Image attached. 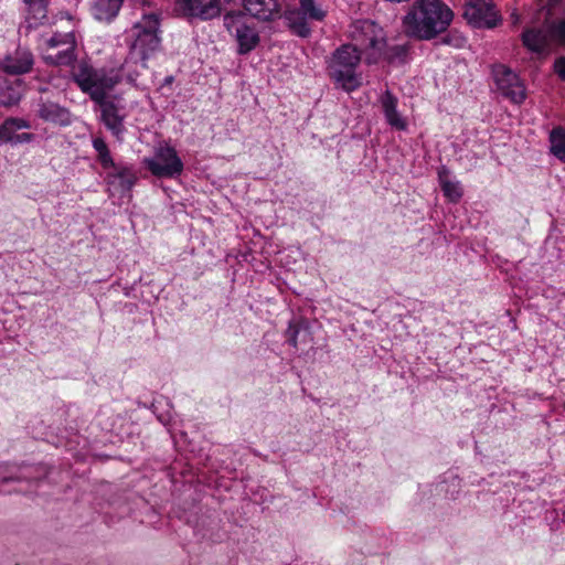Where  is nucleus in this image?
Segmentation results:
<instances>
[{
    "instance_id": "3",
    "label": "nucleus",
    "mask_w": 565,
    "mask_h": 565,
    "mask_svg": "<svg viewBox=\"0 0 565 565\" xmlns=\"http://www.w3.org/2000/svg\"><path fill=\"white\" fill-rule=\"evenodd\" d=\"M129 39L128 58L147 68V62L161 49L160 15L145 13L127 33Z\"/></svg>"
},
{
    "instance_id": "11",
    "label": "nucleus",
    "mask_w": 565,
    "mask_h": 565,
    "mask_svg": "<svg viewBox=\"0 0 565 565\" xmlns=\"http://www.w3.org/2000/svg\"><path fill=\"white\" fill-rule=\"evenodd\" d=\"M31 128L29 120L20 117H8L0 125V146L10 145L18 147L35 140V135L28 130Z\"/></svg>"
},
{
    "instance_id": "17",
    "label": "nucleus",
    "mask_w": 565,
    "mask_h": 565,
    "mask_svg": "<svg viewBox=\"0 0 565 565\" xmlns=\"http://www.w3.org/2000/svg\"><path fill=\"white\" fill-rule=\"evenodd\" d=\"M33 65V56L26 50H18L13 55L7 56L2 62L3 71L11 75L28 73Z\"/></svg>"
},
{
    "instance_id": "15",
    "label": "nucleus",
    "mask_w": 565,
    "mask_h": 565,
    "mask_svg": "<svg viewBox=\"0 0 565 565\" xmlns=\"http://www.w3.org/2000/svg\"><path fill=\"white\" fill-rule=\"evenodd\" d=\"M36 113L42 120L54 125L68 126L72 122L70 110L51 100L40 99Z\"/></svg>"
},
{
    "instance_id": "19",
    "label": "nucleus",
    "mask_w": 565,
    "mask_h": 565,
    "mask_svg": "<svg viewBox=\"0 0 565 565\" xmlns=\"http://www.w3.org/2000/svg\"><path fill=\"white\" fill-rule=\"evenodd\" d=\"M244 9L254 18L259 20H270L278 12L279 4L277 0H242Z\"/></svg>"
},
{
    "instance_id": "20",
    "label": "nucleus",
    "mask_w": 565,
    "mask_h": 565,
    "mask_svg": "<svg viewBox=\"0 0 565 565\" xmlns=\"http://www.w3.org/2000/svg\"><path fill=\"white\" fill-rule=\"evenodd\" d=\"M67 45L58 47L55 53H47L44 58L53 65H70L75 61V43L67 42Z\"/></svg>"
},
{
    "instance_id": "6",
    "label": "nucleus",
    "mask_w": 565,
    "mask_h": 565,
    "mask_svg": "<svg viewBox=\"0 0 565 565\" xmlns=\"http://www.w3.org/2000/svg\"><path fill=\"white\" fill-rule=\"evenodd\" d=\"M327 14L319 0H299V7L287 9L284 19L294 34L305 39L311 35L310 22H322Z\"/></svg>"
},
{
    "instance_id": "26",
    "label": "nucleus",
    "mask_w": 565,
    "mask_h": 565,
    "mask_svg": "<svg viewBox=\"0 0 565 565\" xmlns=\"http://www.w3.org/2000/svg\"><path fill=\"white\" fill-rule=\"evenodd\" d=\"M309 329V324H308V321L306 319H297V320H291L289 321L288 323V328H287V331H286V334L288 337V343L292 347V348H297L298 345V335L299 333L302 331V330H308Z\"/></svg>"
},
{
    "instance_id": "10",
    "label": "nucleus",
    "mask_w": 565,
    "mask_h": 565,
    "mask_svg": "<svg viewBox=\"0 0 565 565\" xmlns=\"http://www.w3.org/2000/svg\"><path fill=\"white\" fill-rule=\"evenodd\" d=\"M498 90L514 104L525 99V87L519 76L505 65H495L492 70Z\"/></svg>"
},
{
    "instance_id": "22",
    "label": "nucleus",
    "mask_w": 565,
    "mask_h": 565,
    "mask_svg": "<svg viewBox=\"0 0 565 565\" xmlns=\"http://www.w3.org/2000/svg\"><path fill=\"white\" fill-rule=\"evenodd\" d=\"M551 152L565 162V129L554 128L550 134Z\"/></svg>"
},
{
    "instance_id": "13",
    "label": "nucleus",
    "mask_w": 565,
    "mask_h": 565,
    "mask_svg": "<svg viewBox=\"0 0 565 565\" xmlns=\"http://www.w3.org/2000/svg\"><path fill=\"white\" fill-rule=\"evenodd\" d=\"M150 171L156 177L179 174L182 172L183 163L177 151L171 147H161L156 151L152 159L147 160Z\"/></svg>"
},
{
    "instance_id": "7",
    "label": "nucleus",
    "mask_w": 565,
    "mask_h": 565,
    "mask_svg": "<svg viewBox=\"0 0 565 565\" xmlns=\"http://www.w3.org/2000/svg\"><path fill=\"white\" fill-rule=\"evenodd\" d=\"M223 22L230 34L235 36L239 54H247L257 46L259 35L254 28L247 25L243 12H228L224 15Z\"/></svg>"
},
{
    "instance_id": "33",
    "label": "nucleus",
    "mask_w": 565,
    "mask_h": 565,
    "mask_svg": "<svg viewBox=\"0 0 565 565\" xmlns=\"http://www.w3.org/2000/svg\"><path fill=\"white\" fill-rule=\"evenodd\" d=\"M563 408L565 409V403L563 404Z\"/></svg>"
},
{
    "instance_id": "9",
    "label": "nucleus",
    "mask_w": 565,
    "mask_h": 565,
    "mask_svg": "<svg viewBox=\"0 0 565 565\" xmlns=\"http://www.w3.org/2000/svg\"><path fill=\"white\" fill-rule=\"evenodd\" d=\"M463 17L475 28L492 29L501 22V15L492 0H468Z\"/></svg>"
},
{
    "instance_id": "1",
    "label": "nucleus",
    "mask_w": 565,
    "mask_h": 565,
    "mask_svg": "<svg viewBox=\"0 0 565 565\" xmlns=\"http://www.w3.org/2000/svg\"><path fill=\"white\" fill-rule=\"evenodd\" d=\"M451 9L441 0H416L403 18L406 35L429 41L444 33L452 22Z\"/></svg>"
},
{
    "instance_id": "14",
    "label": "nucleus",
    "mask_w": 565,
    "mask_h": 565,
    "mask_svg": "<svg viewBox=\"0 0 565 565\" xmlns=\"http://www.w3.org/2000/svg\"><path fill=\"white\" fill-rule=\"evenodd\" d=\"M100 108V120L104 126L117 138L125 132V108L115 100L105 99L97 103Z\"/></svg>"
},
{
    "instance_id": "16",
    "label": "nucleus",
    "mask_w": 565,
    "mask_h": 565,
    "mask_svg": "<svg viewBox=\"0 0 565 565\" xmlns=\"http://www.w3.org/2000/svg\"><path fill=\"white\" fill-rule=\"evenodd\" d=\"M381 106L386 121L397 130H405L407 128L406 120L397 111L398 99L391 90L386 89L381 96Z\"/></svg>"
},
{
    "instance_id": "29",
    "label": "nucleus",
    "mask_w": 565,
    "mask_h": 565,
    "mask_svg": "<svg viewBox=\"0 0 565 565\" xmlns=\"http://www.w3.org/2000/svg\"><path fill=\"white\" fill-rule=\"evenodd\" d=\"M441 42L444 44H448L454 47L460 49L466 45L467 39L458 32H450L449 34L441 39Z\"/></svg>"
},
{
    "instance_id": "27",
    "label": "nucleus",
    "mask_w": 565,
    "mask_h": 565,
    "mask_svg": "<svg viewBox=\"0 0 565 565\" xmlns=\"http://www.w3.org/2000/svg\"><path fill=\"white\" fill-rule=\"evenodd\" d=\"M18 468L12 465H1L0 466V486L7 484L10 482L21 481L24 479L23 476H20L15 472Z\"/></svg>"
},
{
    "instance_id": "2",
    "label": "nucleus",
    "mask_w": 565,
    "mask_h": 565,
    "mask_svg": "<svg viewBox=\"0 0 565 565\" xmlns=\"http://www.w3.org/2000/svg\"><path fill=\"white\" fill-rule=\"evenodd\" d=\"M354 39L370 51L367 63L384 58L391 64L401 65L409 60V42L387 44L383 29L372 20L358 21Z\"/></svg>"
},
{
    "instance_id": "30",
    "label": "nucleus",
    "mask_w": 565,
    "mask_h": 565,
    "mask_svg": "<svg viewBox=\"0 0 565 565\" xmlns=\"http://www.w3.org/2000/svg\"><path fill=\"white\" fill-rule=\"evenodd\" d=\"M554 71L561 79L565 81V57H559L555 61Z\"/></svg>"
},
{
    "instance_id": "5",
    "label": "nucleus",
    "mask_w": 565,
    "mask_h": 565,
    "mask_svg": "<svg viewBox=\"0 0 565 565\" xmlns=\"http://www.w3.org/2000/svg\"><path fill=\"white\" fill-rule=\"evenodd\" d=\"M361 61V51L351 44H344L335 50L329 63L330 76L334 83L347 92H353L361 86V76L356 67Z\"/></svg>"
},
{
    "instance_id": "28",
    "label": "nucleus",
    "mask_w": 565,
    "mask_h": 565,
    "mask_svg": "<svg viewBox=\"0 0 565 565\" xmlns=\"http://www.w3.org/2000/svg\"><path fill=\"white\" fill-rule=\"evenodd\" d=\"M67 42L75 43V38L73 33H55L46 41V44L49 49L56 50L61 46L64 47V45H67Z\"/></svg>"
},
{
    "instance_id": "32",
    "label": "nucleus",
    "mask_w": 565,
    "mask_h": 565,
    "mask_svg": "<svg viewBox=\"0 0 565 565\" xmlns=\"http://www.w3.org/2000/svg\"><path fill=\"white\" fill-rule=\"evenodd\" d=\"M116 177L121 178V177H124V175H122L121 173H117V175H116Z\"/></svg>"
},
{
    "instance_id": "23",
    "label": "nucleus",
    "mask_w": 565,
    "mask_h": 565,
    "mask_svg": "<svg viewBox=\"0 0 565 565\" xmlns=\"http://www.w3.org/2000/svg\"><path fill=\"white\" fill-rule=\"evenodd\" d=\"M93 148L97 152L98 162L105 170L115 169L116 164L103 138H94Z\"/></svg>"
},
{
    "instance_id": "8",
    "label": "nucleus",
    "mask_w": 565,
    "mask_h": 565,
    "mask_svg": "<svg viewBox=\"0 0 565 565\" xmlns=\"http://www.w3.org/2000/svg\"><path fill=\"white\" fill-rule=\"evenodd\" d=\"M553 40L565 44V19L550 28H533L522 33L523 45L534 53L547 52Z\"/></svg>"
},
{
    "instance_id": "25",
    "label": "nucleus",
    "mask_w": 565,
    "mask_h": 565,
    "mask_svg": "<svg viewBox=\"0 0 565 565\" xmlns=\"http://www.w3.org/2000/svg\"><path fill=\"white\" fill-rule=\"evenodd\" d=\"M134 185V179H109L107 183V191L109 196H115L118 192L120 196H130L129 192Z\"/></svg>"
},
{
    "instance_id": "12",
    "label": "nucleus",
    "mask_w": 565,
    "mask_h": 565,
    "mask_svg": "<svg viewBox=\"0 0 565 565\" xmlns=\"http://www.w3.org/2000/svg\"><path fill=\"white\" fill-rule=\"evenodd\" d=\"M174 11L185 18L211 20L221 14L220 0H177Z\"/></svg>"
},
{
    "instance_id": "31",
    "label": "nucleus",
    "mask_w": 565,
    "mask_h": 565,
    "mask_svg": "<svg viewBox=\"0 0 565 565\" xmlns=\"http://www.w3.org/2000/svg\"><path fill=\"white\" fill-rule=\"evenodd\" d=\"M128 79H129V82H134L135 81V78L131 75L128 76Z\"/></svg>"
},
{
    "instance_id": "4",
    "label": "nucleus",
    "mask_w": 565,
    "mask_h": 565,
    "mask_svg": "<svg viewBox=\"0 0 565 565\" xmlns=\"http://www.w3.org/2000/svg\"><path fill=\"white\" fill-rule=\"evenodd\" d=\"M73 79L94 103L107 99L108 94L121 82V70L94 68L81 62L73 72Z\"/></svg>"
},
{
    "instance_id": "24",
    "label": "nucleus",
    "mask_w": 565,
    "mask_h": 565,
    "mask_svg": "<svg viewBox=\"0 0 565 565\" xmlns=\"http://www.w3.org/2000/svg\"><path fill=\"white\" fill-rule=\"evenodd\" d=\"M440 181V189L444 193V195L452 203H457L462 194V186L461 183L458 180L452 179H439Z\"/></svg>"
},
{
    "instance_id": "18",
    "label": "nucleus",
    "mask_w": 565,
    "mask_h": 565,
    "mask_svg": "<svg viewBox=\"0 0 565 565\" xmlns=\"http://www.w3.org/2000/svg\"><path fill=\"white\" fill-rule=\"evenodd\" d=\"M122 0H93L90 12L99 22H111L119 13Z\"/></svg>"
},
{
    "instance_id": "21",
    "label": "nucleus",
    "mask_w": 565,
    "mask_h": 565,
    "mask_svg": "<svg viewBox=\"0 0 565 565\" xmlns=\"http://www.w3.org/2000/svg\"><path fill=\"white\" fill-rule=\"evenodd\" d=\"M28 4L30 25L43 23L46 20L47 0H24Z\"/></svg>"
}]
</instances>
